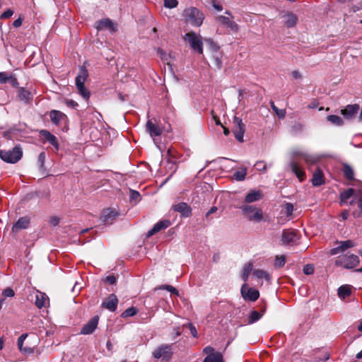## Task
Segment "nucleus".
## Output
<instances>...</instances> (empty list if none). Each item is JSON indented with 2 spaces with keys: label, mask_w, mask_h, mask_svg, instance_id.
Returning a JSON list of instances; mask_svg holds the SVG:
<instances>
[{
  "label": "nucleus",
  "mask_w": 362,
  "mask_h": 362,
  "mask_svg": "<svg viewBox=\"0 0 362 362\" xmlns=\"http://www.w3.org/2000/svg\"><path fill=\"white\" fill-rule=\"evenodd\" d=\"M88 76V70L85 66H81L79 69V72L76 77V86L77 88L78 93L86 100L90 98V93L89 90L86 88L84 83Z\"/></svg>",
  "instance_id": "nucleus-1"
},
{
  "label": "nucleus",
  "mask_w": 362,
  "mask_h": 362,
  "mask_svg": "<svg viewBox=\"0 0 362 362\" xmlns=\"http://www.w3.org/2000/svg\"><path fill=\"white\" fill-rule=\"evenodd\" d=\"M22 156L23 151L19 145L14 146L12 150H0V158L8 163H16Z\"/></svg>",
  "instance_id": "nucleus-2"
},
{
  "label": "nucleus",
  "mask_w": 362,
  "mask_h": 362,
  "mask_svg": "<svg viewBox=\"0 0 362 362\" xmlns=\"http://www.w3.org/2000/svg\"><path fill=\"white\" fill-rule=\"evenodd\" d=\"M242 212L250 221L260 222L263 219V213L261 209L247 204L240 206Z\"/></svg>",
  "instance_id": "nucleus-3"
},
{
  "label": "nucleus",
  "mask_w": 362,
  "mask_h": 362,
  "mask_svg": "<svg viewBox=\"0 0 362 362\" xmlns=\"http://www.w3.org/2000/svg\"><path fill=\"white\" fill-rule=\"evenodd\" d=\"M184 16L186 21L194 26H200L203 23V13L194 7L185 9L184 11Z\"/></svg>",
  "instance_id": "nucleus-4"
},
{
  "label": "nucleus",
  "mask_w": 362,
  "mask_h": 362,
  "mask_svg": "<svg viewBox=\"0 0 362 362\" xmlns=\"http://www.w3.org/2000/svg\"><path fill=\"white\" fill-rule=\"evenodd\" d=\"M358 264V257L353 254L339 255L335 260V264L337 266H341L346 269H352Z\"/></svg>",
  "instance_id": "nucleus-5"
},
{
  "label": "nucleus",
  "mask_w": 362,
  "mask_h": 362,
  "mask_svg": "<svg viewBox=\"0 0 362 362\" xmlns=\"http://www.w3.org/2000/svg\"><path fill=\"white\" fill-rule=\"evenodd\" d=\"M301 153H305L300 151H293V160L290 163V168L291 171L296 175L300 182L305 179V171L298 163V159L299 158H302Z\"/></svg>",
  "instance_id": "nucleus-6"
},
{
  "label": "nucleus",
  "mask_w": 362,
  "mask_h": 362,
  "mask_svg": "<svg viewBox=\"0 0 362 362\" xmlns=\"http://www.w3.org/2000/svg\"><path fill=\"white\" fill-rule=\"evenodd\" d=\"M173 354L172 344H162L157 347L153 352V356L155 358H161L163 361L165 362H168L171 359Z\"/></svg>",
  "instance_id": "nucleus-7"
},
{
  "label": "nucleus",
  "mask_w": 362,
  "mask_h": 362,
  "mask_svg": "<svg viewBox=\"0 0 362 362\" xmlns=\"http://www.w3.org/2000/svg\"><path fill=\"white\" fill-rule=\"evenodd\" d=\"M183 38L189 43L192 49L199 54L203 53V42L200 35H197L194 32H189L186 33Z\"/></svg>",
  "instance_id": "nucleus-8"
},
{
  "label": "nucleus",
  "mask_w": 362,
  "mask_h": 362,
  "mask_svg": "<svg viewBox=\"0 0 362 362\" xmlns=\"http://www.w3.org/2000/svg\"><path fill=\"white\" fill-rule=\"evenodd\" d=\"M242 297L245 300L255 301L259 297V292L254 288H249L247 284L245 283L240 289Z\"/></svg>",
  "instance_id": "nucleus-9"
},
{
  "label": "nucleus",
  "mask_w": 362,
  "mask_h": 362,
  "mask_svg": "<svg viewBox=\"0 0 362 362\" xmlns=\"http://www.w3.org/2000/svg\"><path fill=\"white\" fill-rule=\"evenodd\" d=\"M233 123L235 127L233 129V132L235 139L240 142H243V136L245 131V124L242 119L237 117H234Z\"/></svg>",
  "instance_id": "nucleus-10"
},
{
  "label": "nucleus",
  "mask_w": 362,
  "mask_h": 362,
  "mask_svg": "<svg viewBox=\"0 0 362 362\" xmlns=\"http://www.w3.org/2000/svg\"><path fill=\"white\" fill-rule=\"evenodd\" d=\"M350 205L356 204L357 209L354 210L352 213L354 217L360 218L362 217V191L358 190L354 199H352L349 202Z\"/></svg>",
  "instance_id": "nucleus-11"
},
{
  "label": "nucleus",
  "mask_w": 362,
  "mask_h": 362,
  "mask_svg": "<svg viewBox=\"0 0 362 362\" xmlns=\"http://www.w3.org/2000/svg\"><path fill=\"white\" fill-rule=\"evenodd\" d=\"M146 130L155 141L156 137L160 136L163 129L158 124L153 123L151 119H148L146 124Z\"/></svg>",
  "instance_id": "nucleus-12"
},
{
  "label": "nucleus",
  "mask_w": 362,
  "mask_h": 362,
  "mask_svg": "<svg viewBox=\"0 0 362 362\" xmlns=\"http://www.w3.org/2000/svg\"><path fill=\"white\" fill-rule=\"evenodd\" d=\"M98 321L99 317L94 316L90 320H89L86 324L83 325V327L81 329L80 333L84 335L92 334L97 328Z\"/></svg>",
  "instance_id": "nucleus-13"
},
{
  "label": "nucleus",
  "mask_w": 362,
  "mask_h": 362,
  "mask_svg": "<svg viewBox=\"0 0 362 362\" xmlns=\"http://www.w3.org/2000/svg\"><path fill=\"white\" fill-rule=\"evenodd\" d=\"M297 240L296 233L291 229H286L282 232L281 243V245H291L294 243Z\"/></svg>",
  "instance_id": "nucleus-14"
},
{
  "label": "nucleus",
  "mask_w": 362,
  "mask_h": 362,
  "mask_svg": "<svg viewBox=\"0 0 362 362\" xmlns=\"http://www.w3.org/2000/svg\"><path fill=\"white\" fill-rule=\"evenodd\" d=\"M118 216L117 211L112 209H104L101 214V221L105 224H112Z\"/></svg>",
  "instance_id": "nucleus-15"
},
{
  "label": "nucleus",
  "mask_w": 362,
  "mask_h": 362,
  "mask_svg": "<svg viewBox=\"0 0 362 362\" xmlns=\"http://www.w3.org/2000/svg\"><path fill=\"white\" fill-rule=\"evenodd\" d=\"M360 107L357 104L348 105L344 109L341 110V113L346 119H354L358 113Z\"/></svg>",
  "instance_id": "nucleus-16"
},
{
  "label": "nucleus",
  "mask_w": 362,
  "mask_h": 362,
  "mask_svg": "<svg viewBox=\"0 0 362 362\" xmlns=\"http://www.w3.org/2000/svg\"><path fill=\"white\" fill-rule=\"evenodd\" d=\"M118 305V299L116 295L112 293L106 299L103 300L101 306L110 311L114 312L116 310Z\"/></svg>",
  "instance_id": "nucleus-17"
},
{
  "label": "nucleus",
  "mask_w": 362,
  "mask_h": 362,
  "mask_svg": "<svg viewBox=\"0 0 362 362\" xmlns=\"http://www.w3.org/2000/svg\"><path fill=\"white\" fill-rule=\"evenodd\" d=\"M9 83L13 87H18V81L16 76L13 74H8L7 72H0V83L4 84Z\"/></svg>",
  "instance_id": "nucleus-18"
},
{
  "label": "nucleus",
  "mask_w": 362,
  "mask_h": 362,
  "mask_svg": "<svg viewBox=\"0 0 362 362\" xmlns=\"http://www.w3.org/2000/svg\"><path fill=\"white\" fill-rule=\"evenodd\" d=\"M48 296L42 292L37 291L35 296V305L38 308H46L49 305Z\"/></svg>",
  "instance_id": "nucleus-19"
},
{
  "label": "nucleus",
  "mask_w": 362,
  "mask_h": 362,
  "mask_svg": "<svg viewBox=\"0 0 362 362\" xmlns=\"http://www.w3.org/2000/svg\"><path fill=\"white\" fill-rule=\"evenodd\" d=\"M173 208L174 211L180 213L185 217H189L192 214L190 206L185 202L178 203L174 205Z\"/></svg>",
  "instance_id": "nucleus-20"
},
{
  "label": "nucleus",
  "mask_w": 362,
  "mask_h": 362,
  "mask_svg": "<svg viewBox=\"0 0 362 362\" xmlns=\"http://www.w3.org/2000/svg\"><path fill=\"white\" fill-rule=\"evenodd\" d=\"M30 218L27 216L20 218L12 227L13 233H18L20 230L25 229L28 227Z\"/></svg>",
  "instance_id": "nucleus-21"
},
{
  "label": "nucleus",
  "mask_w": 362,
  "mask_h": 362,
  "mask_svg": "<svg viewBox=\"0 0 362 362\" xmlns=\"http://www.w3.org/2000/svg\"><path fill=\"white\" fill-rule=\"evenodd\" d=\"M170 222L168 220H162L156 223L154 226L148 232V236H151L161 230L170 226Z\"/></svg>",
  "instance_id": "nucleus-22"
},
{
  "label": "nucleus",
  "mask_w": 362,
  "mask_h": 362,
  "mask_svg": "<svg viewBox=\"0 0 362 362\" xmlns=\"http://www.w3.org/2000/svg\"><path fill=\"white\" fill-rule=\"evenodd\" d=\"M217 21L222 25L230 28L231 30L238 31V24L228 17L224 16H219L217 17Z\"/></svg>",
  "instance_id": "nucleus-23"
},
{
  "label": "nucleus",
  "mask_w": 362,
  "mask_h": 362,
  "mask_svg": "<svg viewBox=\"0 0 362 362\" xmlns=\"http://www.w3.org/2000/svg\"><path fill=\"white\" fill-rule=\"evenodd\" d=\"M312 184L315 187H318L325 183V178L322 171L317 168L313 173L312 178Z\"/></svg>",
  "instance_id": "nucleus-24"
},
{
  "label": "nucleus",
  "mask_w": 362,
  "mask_h": 362,
  "mask_svg": "<svg viewBox=\"0 0 362 362\" xmlns=\"http://www.w3.org/2000/svg\"><path fill=\"white\" fill-rule=\"evenodd\" d=\"M284 23L287 28L294 27L298 21V17L293 13L288 12L283 16Z\"/></svg>",
  "instance_id": "nucleus-25"
},
{
  "label": "nucleus",
  "mask_w": 362,
  "mask_h": 362,
  "mask_svg": "<svg viewBox=\"0 0 362 362\" xmlns=\"http://www.w3.org/2000/svg\"><path fill=\"white\" fill-rule=\"evenodd\" d=\"M96 28L98 30H103L107 28L110 30L115 31V26L112 21L109 18L102 19L96 23Z\"/></svg>",
  "instance_id": "nucleus-26"
},
{
  "label": "nucleus",
  "mask_w": 362,
  "mask_h": 362,
  "mask_svg": "<svg viewBox=\"0 0 362 362\" xmlns=\"http://www.w3.org/2000/svg\"><path fill=\"white\" fill-rule=\"evenodd\" d=\"M356 192L357 191L353 188H349L342 192L340 194V204L342 205L347 203L348 200L351 198L354 199V196L356 195Z\"/></svg>",
  "instance_id": "nucleus-27"
},
{
  "label": "nucleus",
  "mask_w": 362,
  "mask_h": 362,
  "mask_svg": "<svg viewBox=\"0 0 362 362\" xmlns=\"http://www.w3.org/2000/svg\"><path fill=\"white\" fill-rule=\"evenodd\" d=\"M262 194L260 191H251L245 197V202L247 204L249 203L259 201L262 199Z\"/></svg>",
  "instance_id": "nucleus-28"
},
{
  "label": "nucleus",
  "mask_w": 362,
  "mask_h": 362,
  "mask_svg": "<svg viewBox=\"0 0 362 362\" xmlns=\"http://www.w3.org/2000/svg\"><path fill=\"white\" fill-rule=\"evenodd\" d=\"M40 134L45 137V139L50 143L57 150L59 148V144L57 139L54 135L51 134L47 130H42Z\"/></svg>",
  "instance_id": "nucleus-29"
},
{
  "label": "nucleus",
  "mask_w": 362,
  "mask_h": 362,
  "mask_svg": "<svg viewBox=\"0 0 362 362\" xmlns=\"http://www.w3.org/2000/svg\"><path fill=\"white\" fill-rule=\"evenodd\" d=\"M18 96L19 100L25 103H28L32 100L31 93L29 90H25L24 88H21L18 90Z\"/></svg>",
  "instance_id": "nucleus-30"
},
{
  "label": "nucleus",
  "mask_w": 362,
  "mask_h": 362,
  "mask_svg": "<svg viewBox=\"0 0 362 362\" xmlns=\"http://www.w3.org/2000/svg\"><path fill=\"white\" fill-rule=\"evenodd\" d=\"M49 117L52 123L59 124L63 117H65V115L59 110H54L49 112Z\"/></svg>",
  "instance_id": "nucleus-31"
},
{
  "label": "nucleus",
  "mask_w": 362,
  "mask_h": 362,
  "mask_svg": "<svg viewBox=\"0 0 362 362\" xmlns=\"http://www.w3.org/2000/svg\"><path fill=\"white\" fill-rule=\"evenodd\" d=\"M302 158L304 159L307 165H310L317 163L320 160V157L316 155H311L307 153H301Z\"/></svg>",
  "instance_id": "nucleus-32"
},
{
  "label": "nucleus",
  "mask_w": 362,
  "mask_h": 362,
  "mask_svg": "<svg viewBox=\"0 0 362 362\" xmlns=\"http://www.w3.org/2000/svg\"><path fill=\"white\" fill-rule=\"evenodd\" d=\"M265 310H266L265 307H264L262 308V310H261L262 313H259L256 310H253L248 317V324H253L255 322L258 321L262 317V316L264 313Z\"/></svg>",
  "instance_id": "nucleus-33"
},
{
  "label": "nucleus",
  "mask_w": 362,
  "mask_h": 362,
  "mask_svg": "<svg viewBox=\"0 0 362 362\" xmlns=\"http://www.w3.org/2000/svg\"><path fill=\"white\" fill-rule=\"evenodd\" d=\"M252 268L253 264L252 262H247L244 265L241 272V278L245 282L247 281L249 275L252 270Z\"/></svg>",
  "instance_id": "nucleus-34"
},
{
  "label": "nucleus",
  "mask_w": 362,
  "mask_h": 362,
  "mask_svg": "<svg viewBox=\"0 0 362 362\" xmlns=\"http://www.w3.org/2000/svg\"><path fill=\"white\" fill-rule=\"evenodd\" d=\"M202 362H224L223 354L220 352H216L215 354L206 356Z\"/></svg>",
  "instance_id": "nucleus-35"
},
{
  "label": "nucleus",
  "mask_w": 362,
  "mask_h": 362,
  "mask_svg": "<svg viewBox=\"0 0 362 362\" xmlns=\"http://www.w3.org/2000/svg\"><path fill=\"white\" fill-rule=\"evenodd\" d=\"M342 172L344 177L349 180H353L354 179V173L352 168L347 165L344 164L343 165Z\"/></svg>",
  "instance_id": "nucleus-36"
},
{
  "label": "nucleus",
  "mask_w": 362,
  "mask_h": 362,
  "mask_svg": "<svg viewBox=\"0 0 362 362\" xmlns=\"http://www.w3.org/2000/svg\"><path fill=\"white\" fill-rule=\"evenodd\" d=\"M351 294V288L349 286H341L338 288V296L341 298H346Z\"/></svg>",
  "instance_id": "nucleus-37"
},
{
  "label": "nucleus",
  "mask_w": 362,
  "mask_h": 362,
  "mask_svg": "<svg viewBox=\"0 0 362 362\" xmlns=\"http://www.w3.org/2000/svg\"><path fill=\"white\" fill-rule=\"evenodd\" d=\"M247 175V168H241L239 170L235 171L233 177L237 181H243L245 179V176Z\"/></svg>",
  "instance_id": "nucleus-38"
},
{
  "label": "nucleus",
  "mask_w": 362,
  "mask_h": 362,
  "mask_svg": "<svg viewBox=\"0 0 362 362\" xmlns=\"http://www.w3.org/2000/svg\"><path fill=\"white\" fill-rule=\"evenodd\" d=\"M253 276L257 279H264L267 281H269L270 279V275L262 269H255L253 272Z\"/></svg>",
  "instance_id": "nucleus-39"
},
{
  "label": "nucleus",
  "mask_w": 362,
  "mask_h": 362,
  "mask_svg": "<svg viewBox=\"0 0 362 362\" xmlns=\"http://www.w3.org/2000/svg\"><path fill=\"white\" fill-rule=\"evenodd\" d=\"M327 121L331 122L332 124L337 125V126H341L344 124V122L342 119L337 115H331L327 116Z\"/></svg>",
  "instance_id": "nucleus-40"
},
{
  "label": "nucleus",
  "mask_w": 362,
  "mask_h": 362,
  "mask_svg": "<svg viewBox=\"0 0 362 362\" xmlns=\"http://www.w3.org/2000/svg\"><path fill=\"white\" fill-rule=\"evenodd\" d=\"M138 313V310L135 307H130L127 309H126L122 314L121 317L123 318L129 317H133L135 315H136Z\"/></svg>",
  "instance_id": "nucleus-41"
},
{
  "label": "nucleus",
  "mask_w": 362,
  "mask_h": 362,
  "mask_svg": "<svg viewBox=\"0 0 362 362\" xmlns=\"http://www.w3.org/2000/svg\"><path fill=\"white\" fill-rule=\"evenodd\" d=\"M271 107L276 113V115L281 119H283L286 116V110L284 109H279L274 104L273 101H270Z\"/></svg>",
  "instance_id": "nucleus-42"
},
{
  "label": "nucleus",
  "mask_w": 362,
  "mask_h": 362,
  "mask_svg": "<svg viewBox=\"0 0 362 362\" xmlns=\"http://www.w3.org/2000/svg\"><path fill=\"white\" fill-rule=\"evenodd\" d=\"M339 245L341 251L344 252L349 248L354 247L356 245L352 240H348L340 242Z\"/></svg>",
  "instance_id": "nucleus-43"
},
{
  "label": "nucleus",
  "mask_w": 362,
  "mask_h": 362,
  "mask_svg": "<svg viewBox=\"0 0 362 362\" xmlns=\"http://www.w3.org/2000/svg\"><path fill=\"white\" fill-rule=\"evenodd\" d=\"M286 263V257L284 255L276 256L275 259L274 266L277 268H281L284 266Z\"/></svg>",
  "instance_id": "nucleus-44"
},
{
  "label": "nucleus",
  "mask_w": 362,
  "mask_h": 362,
  "mask_svg": "<svg viewBox=\"0 0 362 362\" xmlns=\"http://www.w3.org/2000/svg\"><path fill=\"white\" fill-rule=\"evenodd\" d=\"M158 289L167 290L176 296H178V291L170 285H162L158 287Z\"/></svg>",
  "instance_id": "nucleus-45"
},
{
  "label": "nucleus",
  "mask_w": 362,
  "mask_h": 362,
  "mask_svg": "<svg viewBox=\"0 0 362 362\" xmlns=\"http://www.w3.org/2000/svg\"><path fill=\"white\" fill-rule=\"evenodd\" d=\"M140 194L139 192L131 189L129 194L130 202H138L139 200Z\"/></svg>",
  "instance_id": "nucleus-46"
},
{
  "label": "nucleus",
  "mask_w": 362,
  "mask_h": 362,
  "mask_svg": "<svg viewBox=\"0 0 362 362\" xmlns=\"http://www.w3.org/2000/svg\"><path fill=\"white\" fill-rule=\"evenodd\" d=\"M178 4L177 0H164V6L166 8H175Z\"/></svg>",
  "instance_id": "nucleus-47"
},
{
  "label": "nucleus",
  "mask_w": 362,
  "mask_h": 362,
  "mask_svg": "<svg viewBox=\"0 0 362 362\" xmlns=\"http://www.w3.org/2000/svg\"><path fill=\"white\" fill-rule=\"evenodd\" d=\"M34 347L25 346L23 345L21 346V349H19L21 352L25 355H30L34 353Z\"/></svg>",
  "instance_id": "nucleus-48"
},
{
  "label": "nucleus",
  "mask_w": 362,
  "mask_h": 362,
  "mask_svg": "<svg viewBox=\"0 0 362 362\" xmlns=\"http://www.w3.org/2000/svg\"><path fill=\"white\" fill-rule=\"evenodd\" d=\"M64 103L66 105L67 107L73 109H76L78 106V104L76 101L71 99H65Z\"/></svg>",
  "instance_id": "nucleus-49"
},
{
  "label": "nucleus",
  "mask_w": 362,
  "mask_h": 362,
  "mask_svg": "<svg viewBox=\"0 0 362 362\" xmlns=\"http://www.w3.org/2000/svg\"><path fill=\"white\" fill-rule=\"evenodd\" d=\"M255 165L257 170H258L266 171V170H267V164L263 160L257 161Z\"/></svg>",
  "instance_id": "nucleus-50"
},
{
  "label": "nucleus",
  "mask_w": 362,
  "mask_h": 362,
  "mask_svg": "<svg viewBox=\"0 0 362 362\" xmlns=\"http://www.w3.org/2000/svg\"><path fill=\"white\" fill-rule=\"evenodd\" d=\"M2 295L4 297H13L15 292L11 288L8 287L3 291Z\"/></svg>",
  "instance_id": "nucleus-51"
},
{
  "label": "nucleus",
  "mask_w": 362,
  "mask_h": 362,
  "mask_svg": "<svg viewBox=\"0 0 362 362\" xmlns=\"http://www.w3.org/2000/svg\"><path fill=\"white\" fill-rule=\"evenodd\" d=\"M213 63L217 69H221L222 60L218 56L213 57Z\"/></svg>",
  "instance_id": "nucleus-52"
},
{
  "label": "nucleus",
  "mask_w": 362,
  "mask_h": 362,
  "mask_svg": "<svg viewBox=\"0 0 362 362\" xmlns=\"http://www.w3.org/2000/svg\"><path fill=\"white\" fill-rule=\"evenodd\" d=\"M303 271L304 274H305L307 275H310V274H313L314 267L311 264H307V265L304 266Z\"/></svg>",
  "instance_id": "nucleus-53"
},
{
  "label": "nucleus",
  "mask_w": 362,
  "mask_h": 362,
  "mask_svg": "<svg viewBox=\"0 0 362 362\" xmlns=\"http://www.w3.org/2000/svg\"><path fill=\"white\" fill-rule=\"evenodd\" d=\"M45 161V152H42L39 154L38 158H37V162L41 168H42L44 167Z\"/></svg>",
  "instance_id": "nucleus-54"
},
{
  "label": "nucleus",
  "mask_w": 362,
  "mask_h": 362,
  "mask_svg": "<svg viewBox=\"0 0 362 362\" xmlns=\"http://www.w3.org/2000/svg\"><path fill=\"white\" fill-rule=\"evenodd\" d=\"M13 14V11L8 8L6 11H5L0 16L1 18L6 19L8 18Z\"/></svg>",
  "instance_id": "nucleus-55"
},
{
  "label": "nucleus",
  "mask_w": 362,
  "mask_h": 362,
  "mask_svg": "<svg viewBox=\"0 0 362 362\" xmlns=\"http://www.w3.org/2000/svg\"><path fill=\"white\" fill-rule=\"evenodd\" d=\"M286 212L287 216H291L293 211V206L291 203H286L285 205Z\"/></svg>",
  "instance_id": "nucleus-56"
},
{
  "label": "nucleus",
  "mask_w": 362,
  "mask_h": 362,
  "mask_svg": "<svg viewBox=\"0 0 362 362\" xmlns=\"http://www.w3.org/2000/svg\"><path fill=\"white\" fill-rule=\"evenodd\" d=\"M190 331V334L194 337H197V329L195 328V327L191 324V323H189L187 324V325Z\"/></svg>",
  "instance_id": "nucleus-57"
},
{
  "label": "nucleus",
  "mask_w": 362,
  "mask_h": 362,
  "mask_svg": "<svg viewBox=\"0 0 362 362\" xmlns=\"http://www.w3.org/2000/svg\"><path fill=\"white\" fill-rule=\"evenodd\" d=\"M204 352L207 354V356H209L211 354H216L217 351H214V349L211 346H206L204 349Z\"/></svg>",
  "instance_id": "nucleus-58"
},
{
  "label": "nucleus",
  "mask_w": 362,
  "mask_h": 362,
  "mask_svg": "<svg viewBox=\"0 0 362 362\" xmlns=\"http://www.w3.org/2000/svg\"><path fill=\"white\" fill-rule=\"evenodd\" d=\"M28 337L27 334H23L18 339V346L19 349H21V346L23 345V341Z\"/></svg>",
  "instance_id": "nucleus-59"
},
{
  "label": "nucleus",
  "mask_w": 362,
  "mask_h": 362,
  "mask_svg": "<svg viewBox=\"0 0 362 362\" xmlns=\"http://www.w3.org/2000/svg\"><path fill=\"white\" fill-rule=\"evenodd\" d=\"M49 223L53 226H57L59 223V218L57 216H52L49 219Z\"/></svg>",
  "instance_id": "nucleus-60"
},
{
  "label": "nucleus",
  "mask_w": 362,
  "mask_h": 362,
  "mask_svg": "<svg viewBox=\"0 0 362 362\" xmlns=\"http://www.w3.org/2000/svg\"><path fill=\"white\" fill-rule=\"evenodd\" d=\"M116 280V277L114 275L107 276L105 279V281L111 285L115 284Z\"/></svg>",
  "instance_id": "nucleus-61"
},
{
  "label": "nucleus",
  "mask_w": 362,
  "mask_h": 362,
  "mask_svg": "<svg viewBox=\"0 0 362 362\" xmlns=\"http://www.w3.org/2000/svg\"><path fill=\"white\" fill-rule=\"evenodd\" d=\"M341 252L342 251H341V249L340 248V245H339V246H337V247H336L334 248L331 249L330 251H329V254L331 255H337V254H338L339 252Z\"/></svg>",
  "instance_id": "nucleus-62"
},
{
  "label": "nucleus",
  "mask_w": 362,
  "mask_h": 362,
  "mask_svg": "<svg viewBox=\"0 0 362 362\" xmlns=\"http://www.w3.org/2000/svg\"><path fill=\"white\" fill-rule=\"evenodd\" d=\"M22 23H23V18L19 17L18 18H17L16 20H15L13 21V25L15 28H18V27H20L22 25Z\"/></svg>",
  "instance_id": "nucleus-63"
},
{
  "label": "nucleus",
  "mask_w": 362,
  "mask_h": 362,
  "mask_svg": "<svg viewBox=\"0 0 362 362\" xmlns=\"http://www.w3.org/2000/svg\"><path fill=\"white\" fill-rule=\"evenodd\" d=\"M291 76L293 78L296 79H300L302 78L301 74L298 71H292Z\"/></svg>",
  "instance_id": "nucleus-64"
}]
</instances>
